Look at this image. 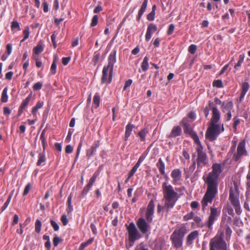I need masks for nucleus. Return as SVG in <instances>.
I'll use <instances>...</instances> for the list:
<instances>
[{"label": "nucleus", "mask_w": 250, "mask_h": 250, "mask_svg": "<svg viewBox=\"0 0 250 250\" xmlns=\"http://www.w3.org/2000/svg\"><path fill=\"white\" fill-rule=\"evenodd\" d=\"M147 0H145L144 2L143 3V4L141 6V7L140 10L139 11V12H138V20H140L141 16H142V15L145 11V10L146 8V7H147Z\"/></svg>", "instance_id": "412c9836"}, {"label": "nucleus", "mask_w": 250, "mask_h": 250, "mask_svg": "<svg viewBox=\"0 0 250 250\" xmlns=\"http://www.w3.org/2000/svg\"><path fill=\"white\" fill-rule=\"evenodd\" d=\"M199 235V232L197 230H195L191 232L187 237V243L190 245L192 244L194 240L196 239Z\"/></svg>", "instance_id": "dca6fc26"}, {"label": "nucleus", "mask_w": 250, "mask_h": 250, "mask_svg": "<svg viewBox=\"0 0 250 250\" xmlns=\"http://www.w3.org/2000/svg\"><path fill=\"white\" fill-rule=\"evenodd\" d=\"M132 83V81L130 79L129 80H128L127 81H126L125 83V86H124V90H125L127 88H128V87H129L131 83Z\"/></svg>", "instance_id": "680f3d73"}, {"label": "nucleus", "mask_w": 250, "mask_h": 250, "mask_svg": "<svg viewBox=\"0 0 250 250\" xmlns=\"http://www.w3.org/2000/svg\"><path fill=\"white\" fill-rule=\"evenodd\" d=\"M223 233L217 235L210 240L209 250H227V244L223 239Z\"/></svg>", "instance_id": "423d86ee"}, {"label": "nucleus", "mask_w": 250, "mask_h": 250, "mask_svg": "<svg viewBox=\"0 0 250 250\" xmlns=\"http://www.w3.org/2000/svg\"><path fill=\"white\" fill-rule=\"evenodd\" d=\"M100 57V54L99 53H97L94 55L92 61L94 62V65H96L99 61V60Z\"/></svg>", "instance_id": "8fccbe9b"}, {"label": "nucleus", "mask_w": 250, "mask_h": 250, "mask_svg": "<svg viewBox=\"0 0 250 250\" xmlns=\"http://www.w3.org/2000/svg\"><path fill=\"white\" fill-rule=\"evenodd\" d=\"M45 160L46 159L44 154L43 153H40L39 155V159L37 163V165H42L43 163L45 162Z\"/></svg>", "instance_id": "2f4dec72"}, {"label": "nucleus", "mask_w": 250, "mask_h": 250, "mask_svg": "<svg viewBox=\"0 0 250 250\" xmlns=\"http://www.w3.org/2000/svg\"><path fill=\"white\" fill-rule=\"evenodd\" d=\"M42 223L39 219L37 220L35 223V231L39 233L41 231Z\"/></svg>", "instance_id": "72a5a7b5"}, {"label": "nucleus", "mask_w": 250, "mask_h": 250, "mask_svg": "<svg viewBox=\"0 0 250 250\" xmlns=\"http://www.w3.org/2000/svg\"><path fill=\"white\" fill-rule=\"evenodd\" d=\"M175 26L174 24H171L169 25L167 33L168 35H171L172 34L174 30Z\"/></svg>", "instance_id": "5fc2aeb1"}, {"label": "nucleus", "mask_w": 250, "mask_h": 250, "mask_svg": "<svg viewBox=\"0 0 250 250\" xmlns=\"http://www.w3.org/2000/svg\"><path fill=\"white\" fill-rule=\"evenodd\" d=\"M146 132L145 130H142L139 133V135L142 141H145Z\"/></svg>", "instance_id": "13d9d810"}, {"label": "nucleus", "mask_w": 250, "mask_h": 250, "mask_svg": "<svg viewBox=\"0 0 250 250\" xmlns=\"http://www.w3.org/2000/svg\"><path fill=\"white\" fill-rule=\"evenodd\" d=\"M19 216L17 214H15L14 216L13 220L11 223L12 226H14L16 224H18L19 222Z\"/></svg>", "instance_id": "4d7b16f0"}, {"label": "nucleus", "mask_w": 250, "mask_h": 250, "mask_svg": "<svg viewBox=\"0 0 250 250\" xmlns=\"http://www.w3.org/2000/svg\"><path fill=\"white\" fill-rule=\"evenodd\" d=\"M12 194L13 193H11L10 194L9 196H8V198L7 200V201H6V202L4 203V204L3 205V206H2V210H1V211L2 212L3 211H4L6 208L7 207V206H8L10 201H11V198H12Z\"/></svg>", "instance_id": "f704fd0d"}, {"label": "nucleus", "mask_w": 250, "mask_h": 250, "mask_svg": "<svg viewBox=\"0 0 250 250\" xmlns=\"http://www.w3.org/2000/svg\"><path fill=\"white\" fill-rule=\"evenodd\" d=\"M229 199L235 208V212L237 214H240L241 212V208L239 204V201L238 199L237 194L234 193L232 189H230L229 191Z\"/></svg>", "instance_id": "9d476101"}, {"label": "nucleus", "mask_w": 250, "mask_h": 250, "mask_svg": "<svg viewBox=\"0 0 250 250\" xmlns=\"http://www.w3.org/2000/svg\"><path fill=\"white\" fill-rule=\"evenodd\" d=\"M187 233V229L185 226H181L175 229L170 236L172 244L176 248L182 247L183 238Z\"/></svg>", "instance_id": "20e7f679"}, {"label": "nucleus", "mask_w": 250, "mask_h": 250, "mask_svg": "<svg viewBox=\"0 0 250 250\" xmlns=\"http://www.w3.org/2000/svg\"><path fill=\"white\" fill-rule=\"evenodd\" d=\"M156 9V6L154 5L152 6L151 12L147 16V19L148 21H152L154 20Z\"/></svg>", "instance_id": "cd10ccee"}, {"label": "nucleus", "mask_w": 250, "mask_h": 250, "mask_svg": "<svg viewBox=\"0 0 250 250\" xmlns=\"http://www.w3.org/2000/svg\"><path fill=\"white\" fill-rule=\"evenodd\" d=\"M249 84L247 82H245L242 84V91L241 94V98H243L247 92L248 90V89L249 88Z\"/></svg>", "instance_id": "a878e982"}, {"label": "nucleus", "mask_w": 250, "mask_h": 250, "mask_svg": "<svg viewBox=\"0 0 250 250\" xmlns=\"http://www.w3.org/2000/svg\"><path fill=\"white\" fill-rule=\"evenodd\" d=\"M157 166L158 168H159V170L160 172H161V173L162 175H164L165 173V166L164 163L163 162L161 158H160L159 159L158 162L157 164Z\"/></svg>", "instance_id": "5701e85b"}, {"label": "nucleus", "mask_w": 250, "mask_h": 250, "mask_svg": "<svg viewBox=\"0 0 250 250\" xmlns=\"http://www.w3.org/2000/svg\"><path fill=\"white\" fill-rule=\"evenodd\" d=\"M222 111L224 112H229L232 109L233 104L231 102H228L226 104L224 103L222 104Z\"/></svg>", "instance_id": "a211bd4d"}, {"label": "nucleus", "mask_w": 250, "mask_h": 250, "mask_svg": "<svg viewBox=\"0 0 250 250\" xmlns=\"http://www.w3.org/2000/svg\"><path fill=\"white\" fill-rule=\"evenodd\" d=\"M137 226L140 230L143 233H146L148 229L149 225L143 218H140L137 222Z\"/></svg>", "instance_id": "f8f14e48"}, {"label": "nucleus", "mask_w": 250, "mask_h": 250, "mask_svg": "<svg viewBox=\"0 0 250 250\" xmlns=\"http://www.w3.org/2000/svg\"><path fill=\"white\" fill-rule=\"evenodd\" d=\"M44 130H43L40 137V139L42 140L43 149H44L45 147V138H44Z\"/></svg>", "instance_id": "864d4df0"}, {"label": "nucleus", "mask_w": 250, "mask_h": 250, "mask_svg": "<svg viewBox=\"0 0 250 250\" xmlns=\"http://www.w3.org/2000/svg\"><path fill=\"white\" fill-rule=\"evenodd\" d=\"M7 91L8 88L6 87L3 90L1 95V101L2 103H6L8 101Z\"/></svg>", "instance_id": "393cba45"}, {"label": "nucleus", "mask_w": 250, "mask_h": 250, "mask_svg": "<svg viewBox=\"0 0 250 250\" xmlns=\"http://www.w3.org/2000/svg\"><path fill=\"white\" fill-rule=\"evenodd\" d=\"M246 142L243 140L239 143L237 148V152L233 156L232 159L235 161H238L243 156L247 155V151L245 148Z\"/></svg>", "instance_id": "6e6552de"}, {"label": "nucleus", "mask_w": 250, "mask_h": 250, "mask_svg": "<svg viewBox=\"0 0 250 250\" xmlns=\"http://www.w3.org/2000/svg\"><path fill=\"white\" fill-rule=\"evenodd\" d=\"M98 21V16L97 15L94 16L92 19L91 23L90 24L91 26H92V27L95 26L97 24Z\"/></svg>", "instance_id": "a19ab883"}, {"label": "nucleus", "mask_w": 250, "mask_h": 250, "mask_svg": "<svg viewBox=\"0 0 250 250\" xmlns=\"http://www.w3.org/2000/svg\"><path fill=\"white\" fill-rule=\"evenodd\" d=\"M197 49L196 45L194 44H191L189 46L188 48V51L192 54L195 53Z\"/></svg>", "instance_id": "c03bdc74"}, {"label": "nucleus", "mask_w": 250, "mask_h": 250, "mask_svg": "<svg viewBox=\"0 0 250 250\" xmlns=\"http://www.w3.org/2000/svg\"><path fill=\"white\" fill-rule=\"evenodd\" d=\"M194 217V213L193 212H191L185 215L184 216V218L185 220H188L189 219H191V218H193Z\"/></svg>", "instance_id": "603ef678"}, {"label": "nucleus", "mask_w": 250, "mask_h": 250, "mask_svg": "<svg viewBox=\"0 0 250 250\" xmlns=\"http://www.w3.org/2000/svg\"><path fill=\"white\" fill-rule=\"evenodd\" d=\"M32 97V94H30L28 95V96L22 101V103L21 104V108H25L29 104L30 101L31 100Z\"/></svg>", "instance_id": "473e14b6"}, {"label": "nucleus", "mask_w": 250, "mask_h": 250, "mask_svg": "<svg viewBox=\"0 0 250 250\" xmlns=\"http://www.w3.org/2000/svg\"><path fill=\"white\" fill-rule=\"evenodd\" d=\"M11 27L12 29H14L15 28H17L18 29V30H19V31L21 30L19 23L17 21H13L11 23Z\"/></svg>", "instance_id": "37998d69"}, {"label": "nucleus", "mask_w": 250, "mask_h": 250, "mask_svg": "<svg viewBox=\"0 0 250 250\" xmlns=\"http://www.w3.org/2000/svg\"><path fill=\"white\" fill-rule=\"evenodd\" d=\"M154 203L153 200H151L147 207L146 212V216L147 219L149 221H151L152 220V216L154 212Z\"/></svg>", "instance_id": "ddd939ff"}, {"label": "nucleus", "mask_w": 250, "mask_h": 250, "mask_svg": "<svg viewBox=\"0 0 250 250\" xmlns=\"http://www.w3.org/2000/svg\"><path fill=\"white\" fill-rule=\"evenodd\" d=\"M70 60V57L63 58L62 59V62L63 65H67L68 64V63L69 62Z\"/></svg>", "instance_id": "69168bd1"}, {"label": "nucleus", "mask_w": 250, "mask_h": 250, "mask_svg": "<svg viewBox=\"0 0 250 250\" xmlns=\"http://www.w3.org/2000/svg\"><path fill=\"white\" fill-rule=\"evenodd\" d=\"M24 39H26L29 37V28L28 26L26 27L23 31Z\"/></svg>", "instance_id": "de8ad7c7"}, {"label": "nucleus", "mask_w": 250, "mask_h": 250, "mask_svg": "<svg viewBox=\"0 0 250 250\" xmlns=\"http://www.w3.org/2000/svg\"><path fill=\"white\" fill-rule=\"evenodd\" d=\"M92 187L91 186H90V185L89 184H87L86 185V186L84 188V189H83V192L82 193L83 194H85L87 193V192L89 190V189L91 188Z\"/></svg>", "instance_id": "0e129e2a"}, {"label": "nucleus", "mask_w": 250, "mask_h": 250, "mask_svg": "<svg viewBox=\"0 0 250 250\" xmlns=\"http://www.w3.org/2000/svg\"><path fill=\"white\" fill-rule=\"evenodd\" d=\"M181 132V128L179 126H176L173 127L169 135L170 137H175L180 135Z\"/></svg>", "instance_id": "6ab92c4d"}, {"label": "nucleus", "mask_w": 250, "mask_h": 250, "mask_svg": "<svg viewBox=\"0 0 250 250\" xmlns=\"http://www.w3.org/2000/svg\"><path fill=\"white\" fill-rule=\"evenodd\" d=\"M182 172L179 169H174L171 172V177L173 179V183L176 184L177 182L180 180Z\"/></svg>", "instance_id": "2eb2a0df"}, {"label": "nucleus", "mask_w": 250, "mask_h": 250, "mask_svg": "<svg viewBox=\"0 0 250 250\" xmlns=\"http://www.w3.org/2000/svg\"><path fill=\"white\" fill-rule=\"evenodd\" d=\"M182 124L184 127V132L185 133H189L191 132V129L188 123V119L187 118L183 119L182 121Z\"/></svg>", "instance_id": "4be33fe9"}, {"label": "nucleus", "mask_w": 250, "mask_h": 250, "mask_svg": "<svg viewBox=\"0 0 250 250\" xmlns=\"http://www.w3.org/2000/svg\"><path fill=\"white\" fill-rule=\"evenodd\" d=\"M73 148L71 145H67L65 147V151L66 153H71L73 151Z\"/></svg>", "instance_id": "052dcab7"}, {"label": "nucleus", "mask_w": 250, "mask_h": 250, "mask_svg": "<svg viewBox=\"0 0 250 250\" xmlns=\"http://www.w3.org/2000/svg\"><path fill=\"white\" fill-rule=\"evenodd\" d=\"M212 116L210 123L217 124L220 119V113L216 107L212 108Z\"/></svg>", "instance_id": "4468645a"}, {"label": "nucleus", "mask_w": 250, "mask_h": 250, "mask_svg": "<svg viewBox=\"0 0 250 250\" xmlns=\"http://www.w3.org/2000/svg\"><path fill=\"white\" fill-rule=\"evenodd\" d=\"M213 85L217 87L221 88L223 87V83L221 80H215L213 82Z\"/></svg>", "instance_id": "79ce46f5"}, {"label": "nucleus", "mask_w": 250, "mask_h": 250, "mask_svg": "<svg viewBox=\"0 0 250 250\" xmlns=\"http://www.w3.org/2000/svg\"><path fill=\"white\" fill-rule=\"evenodd\" d=\"M42 84L41 82H38L36 83L33 86L34 90H38L42 87Z\"/></svg>", "instance_id": "a18cd8bd"}, {"label": "nucleus", "mask_w": 250, "mask_h": 250, "mask_svg": "<svg viewBox=\"0 0 250 250\" xmlns=\"http://www.w3.org/2000/svg\"><path fill=\"white\" fill-rule=\"evenodd\" d=\"M56 67H57V64H56V59H54L53 63L51 66V72L52 74H55L56 72Z\"/></svg>", "instance_id": "e433bc0d"}, {"label": "nucleus", "mask_w": 250, "mask_h": 250, "mask_svg": "<svg viewBox=\"0 0 250 250\" xmlns=\"http://www.w3.org/2000/svg\"><path fill=\"white\" fill-rule=\"evenodd\" d=\"M50 222H51V224L52 227L54 229L55 231L58 230L59 227V226L58 225V224H57V223L53 220H51Z\"/></svg>", "instance_id": "6e6d98bb"}, {"label": "nucleus", "mask_w": 250, "mask_h": 250, "mask_svg": "<svg viewBox=\"0 0 250 250\" xmlns=\"http://www.w3.org/2000/svg\"><path fill=\"white\" fill-rule=\"evenodd\" d=\"M127 227V230L128 234V240L129 242L134 243V242L140 238L139 233L133 223H131Z\"/></svg>", "instance_id": "0eeeda50"}, {"label": "nucleus", "mask_w": 250, "mask_h": 250, "mask_svg": "<svg viewBox=\"0 0 250 250\" xmlns=\"http://www.w3.org/2000/svg\"><path fill=\"white\" fill-rule=\"evenodd\" d=\"M247 185L248 187L250 188V162L249 165V171L247 175Z\"/></svg>", "instance_id": "3c124183"}, {"label": "nucleus", "mask_w": 250, "mask_h": 250, "mask_svg": "<svg viewBox=\"0 0 250 250\" xmlns=\"http://www.w3.org/2000/svg\"><path fill=\"white\" fill-rule=\"evenodd\" d=\"M99 173L97 172H95L93 176L90 178L89 182L88 184L90 185V186H92L93 184L95 182L97 176H98Z\"/></svg>", "instance_id": "ea45409f"}, {"label": "nucleus", "mask_w": 250, "mask_h": 250, "mask_svg": "<svg viewBox=\"0 0 250 250\" xmlns=\"http://www.w3.org/2000/svg\"><path fill=\"white\" fill-rule=\"evenodd\" d=\"M31 186L30 184H28L26 185V186L25 187V188H24L23 193V196H25L26 195H27L29 191H30V190L31 189Z\"/></svg>", "instance_id": "09e8293b"}, {"label": "nucleus", "mask_w": 250, "mask_h": 250, "mask_svg": "<svg viewBox=\"0 0 250 250\" xmlns=\"http://www.w3.org/2000/svg\"><path fill=\"white\" fill-rule=\"evenodd\" d=\"M98 147V144H96L95 145L91 146V149L87 151L86 156L88 157H91L93 155L94 153L96 151L97 148Z\"/></svg>", "instance_id": "c85d7f7f"}, {"label": "nucleus", "mask_w": 250, "mask_h": 250, "mask_svg": "<svg viewBox=\"0 0 250 250\" xmlns=\"http://www.w3.org/2000/svg\"><path fill=\"white\" fill-rule=\"evenodd\" d=\"M61 221L64 226L67 225L68 223V220L67 219V217L65 215H63L61 217Z\"/></svg>", "instance_id": "e2e57ef3"}, {"label": "nucleus", "mask_w": 250, "mask_h": 250, "mask_svg": "<svg viewBox=\"0 0 250 250\" xmlns=\"http://www.w3.org/2000/svg\"><path fill=\"white\" fill-rule=\"evenodd\" d=\"M244 55H241L239 56V59L237 62V63L235 65L234 68L237 69V68L241 66V63L244 61Z\"/></svg>", "instance_id": "4c0bfd02"}, {"label": "nucleus", "mask_w": 250, "mask_h": 250, "mask_svg": "<svg viewBox=\"0 0 250 250\" xmlns=\"http://www.w3.org/2000/svg\"><path fill=\"white\" fill-rule=\"evenodd\" d=\"M43 105V103L41 102H39L32 109V113L35 116L37 114V112L38 110L40 108H41L42 106Z\"/></svg>", "instance_id": "7c9ffc66"}, {"label": "nucleus", "mask_w": 250, "mask_h": 250, "mask_svg": "<svg viewBox=\"0 0 250 250\" xmlns=\"http://www.w3.org/2000/svg\"><path fill=\"white\" fill-rule=\"evenodd\" d=\"M162 187L164 195L162 201H164L165 207L166 208L167 210L168 211L174 207L179 196L171 185H167L166 183H164Z\"/></svg>", "instance_id": "f03ea898"}, {"label": "nucleus", "mask_w": 250, "mask_h": 250, "mask_svg": "<svg viewBox=\"0 0 250 250\" xmlns=\"http://www.w3.org/2000/svg\"><path fill=\"white\" fill-rule=\"evenodd\" d=\"M234 123L233 124V128H234V131L236 130L237 126L240 124V119L236 116L234 117L233 119Z\"/></svg>", "instance_id": "58836bf2"}, {"label": "nucleus", "mask_w": 250, "mask_h": 250, "mask_svg": "<svg viewBox=\"0 0 250 250\" xmlns=\"http://www.w3.org/2000/svg\"><path fill=\"white\" fill-rule=\"evenodd\" d=\"M192 138L195 142L198 145V146L201 145L199 137L196 134H193Z\"/></svg>", "instance_id": "bf43d9fd"}, {"label": "nucleus", "mask_w": 250, "mask_h": 250, "mask_svg": "<svg viewBox=\"0 0 250 250\" xmlns=\"http://www.w3.org/2000/svg\"><path fill=\"white\" fill-rule=\"evenodd\" d=\"M224 131L223 125L220 126L217 124L209 123V126L206 133V137L211 141L216 139L221 132Z\"/></svg>", "instance_id": "39448f33"}, {"label": "nucleus", "mask_w": 250, "mask_h": 250, "mask_svg": "<svg viewBox=\"0 0 250 250\" xmlns=\"http://www.w3.org/2000/svg\"><path fill=\"white\" fill-rule=\"evenodd\" d=\"M148 58L147 57H145L141 64V68L142 70L144 72L146 71L148 68L149 64L148 62Z\"/></svg>", "instance_id": "bb28decb"}, {"label": "nucleus", "mask_w": 250, "mask_h": 250, "mask_svg": "<svg viewBox=\"0 0 250 250\" xmlns=\"http://www.w3.org/2000/svg\"><path fill=\"white\" fill-rule=\"evenodd\" d=\"M43 49L42 43L40 42L39 43L33 48V52L36 54H39L41 53Z\"/></svg>", "instance_id": "b1692460"}, {"label": "nucleus", "mask_w": 250, "mask_h": 250, "mask_svg": "<svg viewBox=\"0 0 250 250\" xmlns=\"http://www.w3.org/2000/svg\"><path fill=\"white\" fill-rule=\"evenodd\" d=\"M196 152L197 153V163L198 166L206 165L207 163V156L206 153L203 151L202 145L197 146Z\"/></svg>", "instance_id": "1a4fd4ad"}, {"label": "nucleus", "mask_w": 250, "mask_h": 250, "mask_svg": "<svg viewBox=\"0 0 250 250\" xmlns=\"http://www.w3.org/2000/svg\"><path fill=\"white\" fill-rule=\"evenodd\" d=\"M134 127V126L130 124H128L125 128V140H127L128 137H129L131 131H132V129Z\"/></svg>", "instance_id": "aec40b11"}, {"label": "nucleus", "mask_w": 250, "mask_h": 250, "mask_svg": "<svg viewBox=\"0 0 250 250\" xmlns=\"http://www.w3.org/2000/svg\"><path fill=\"white\" fill-rule=\"evenodd\" d=\"M218 177V176L210 172L207 177L206 182L208 186L207 190L201 201L203 210L208 204L211 203L213 199L217 193V179Z\"/></svg>", "instance_id": "f257e3e1"}, {"label": "nucleus", "mask_w": 250, "mask_h": 250, "mask_svg": "<svg viewBox=\"0 0 250 250\" xmlns=\"http://www.w3.org/2000/svg\"><path fill=\"white\" fill-rule=\"evenodd\" d=\"M220 215V211H218L216 208H210V213L207 222V226L209 229H211L214 221Z\"/></svg>", "instance_id": "9b49d317"}, {"label": "nucleus", "mask_w": 250, "mask_h": 250, "mask_svg": "<svg viewBox=\"0 0 250 250\" xmlns=\"http://www.w3.org/2000/svg\"><path fill=\"white\" fill-rule=\"evenodd\" d=\"M157 29V27L156 25L153 23H150L147 27V30L151 33H153L155 32Z\"/></svg>", "instance_id": "c9c22d12"}, {"label": "nucleus", "mask_w": 250, "mask_h": 250, "mask_svg": "<svg viewBox=\"0 0 250 250\" xmlns=\"http://www.w3.org/2000/svg\"><path fill=\"white\" fill-rule=\"evenodd\" d=\"M60 241V239L59 237L56 236L53 239V244L55 247H56L58 245L59 242Z\"/></svg>", "instance_id": "774afa93"}, {"label": "nucleus", "mask_w": 250, "mask_h": 250, "mask_svg": "<svg viewBox=\"0 0 250 250\" xmlns=\"http://www.w3.org/2000/svg\"><path fill=\"white\" fill-rule=\"evenodd\" d=\"M100 102V97L98 93H96L93 98V104L95 106V108H97L99 106Z\"/></svg>", "instance_id": "c756f323"}, {"label": "nucleus", "mask_w": 250, "mask_h": 250, "mask_svg": "<svg viewBox=\"0 0 250 250\" xmlns=\"http://www.w3.org/2000/svg\"><path fill=\"white\" fill-rule=\"evenodd\" d=\"M116 51H114L108 57V65L104 67L102 81L103 83H109L112 80L113 66L116 62Z\"/></svg>", "instance_id": "7ed1b4c3"}, {"label": "nucleus", "mask_w": 250, "mask_h": 250, "mask_svg": "<svg viewBox=\"0 0 250 250\" xmlns=\"http://www.w3.org/2000/svg\"><path fill=\"white\" fill-rule=\"evenodd\" d=\"M82 146V143L80 142L79 143V144L78 145V148H77L76 156V157L75 158V162H76L77 161V159H78V158L79 157V155L80 154Z\"/></svg>", "instance_id": "49530a36"}, {"label": "nucleus", "mask_w": 250, "mask_h": 250, "mask_svg": "<svg viewBox=\"0 0 250 250\" xmlns=\"http://www.w3.org/2000/svg\"><path fill=\"white\" fill-rule=\"evenodd\" d=\"M212 167V171L211 173L219 176L222 171L221 165L218 164H214L213 165Z\"/></svg>", "instance_id": "f3484780"}, {"label": "nucleus", "mask_w": 250, "mask_h": 250, "mask_svg": "<svg viewBox=\"0 0 250 250\" xmlns=\"http://www.w3.org/2000/svg\"><path fill=\"white\" fill-rule=\"evenodd\" d=\"M51 41H52V43L53 44L54 47V48H56V35L54 33H53L51 35Z\"/></svg>", "instance_id": "338daca9"}]
</instances>
